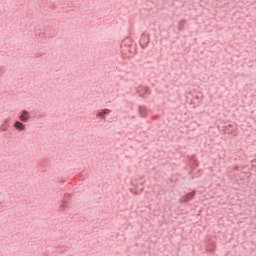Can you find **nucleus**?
<instances>
[{
	"instance_id": "f257e3e1",
	"label": "nucleus",
	"mask_w": 256,
	"mask_h": 256,
	"mask_svg": "<svg viewBox=\"0 0 256 256\" xmlns=\"http://www.w3.org/2000/svg\"><path fill=\"white\" fill-rule=\"evenodd\" d=\"M139 43H140V47H142V49H147V46L150 43L149 34L143 33L140 37Z\"/></svg>"
},
{
	"instance_id": "f03ea898",
	"label": "nucleus",
	"mask_w": 256,
	"mask_h": 256,
	"mask_svg": "<svg viewBox=\"0 0 256 256\" xmlns=\"http://www.w3.org/2000/svg\"><path fill=\"white\" fill-rule=\"evenodd\" d=\"M31 119V114L27 110L20 111L19 120L22 123H27Z\"/></svg>"
},
{
	"instance_id": "7ed1b4c3",
	"label": "nucleus",
	"mask_w": 256,
	"mask_h": 256,
	"mask_svg": "<svg viewBox=\"0 0 256 256\" xmlns=\"http://www.w3.org/2000/svg\"><path fill=\"white\" fill-rule=\"evenodd\" d=\"M195 197V191L189 192L180 198V203H189Z\"/></svg>"
},
{
	"instance_id": "20e7f679",
	"label": "nucleus",
	"mask_w": 256,
	"mask_h": 256,
	"mask_svg": "<svg viewBox=\"0 0 256 256\" xmlns=\"http://www.w3.org/2000/svg\"><path fill=\"white\" fill-rule=\"evenodd\" d=\"M237 130V126L235 124H228L225 129L224 132L227 135H233L235 133V131Z\"/></svg>"
},
{
	"instance_id": "39448f33",
	"label": "nucleus",
	"mask_w": 256,
	"mask_h": 256,
	"mask_svg": "<svg viewBox=\"0 0 256 256\" xmlns=\"http://www.w3.org/2000/svg\"><path fill=\"white\" fill-rule=\"evenodd\" d=\"M137 93L140 97H143V95H150L151 91H149V88L140 87L138 88Z\"/></svg>"
},
{
	"instance_id": "423d86ee",
	"label": "nucleus",
	"mask_w": 256,
	"mask_h": 256,
	"mask_svg": "<svg viewBox=\"0 0 256 256\" xmlns=\"http://www.w3.org/2000/svg\"><path fill=\"white\" fill-rule=\"evenodd\" d=\"M14 127L17 129V131H25V129H27V126H25V124H23L21 121H16L14 123Z\"/></svg>"
},
{
	"instance_id": "0eeeda50",
	"label": "nucleus",
	"mask_w": 256,
	"mask_h": 256,
	"mask_svg": "<svg viewBox=\"0 0 256 256\" xmlns=\"http://www.w3.org/2000/svg\"><path fill=\"white\" fill-rule=\"evenodd\" d=\"M185 23L187 20H180L178 23V31H185Z\"/></svg>"
},
{
	"instance_id": "6e6552de",
	"label": "nucleus",
	"mask_w": 256,
	"mask_h": 256,
	"mask_svg": "<svg viewBox=\"0 0 256 256\" xmlns=\"http://www.w3.org/2000/svg\"><path fill=\"white\" fill-rule=\"evenodd\" d=\"M140 117H147V108L139 106Z\"/></svg>"
},
{
	"instance_id": "1a4fd4ad",
	"label": "nucleus",
	"mask_w": 256,
	"mask_h": 256,
	"mask_svg": "<svg viewBox=\"0 0 256 256\" xmlns=\"http://www.w3.org/2000/svg\"><path fill=\"white\" fill-rule=\"evenodd\" d=\"M109 113H111V110L109 109H104L102 112H99L97 114V117H103V115H109Z\"/></svg>"
},
{
	"instance_id": "9d476101",
	"label": "nucleus",
	"mask_w": 256,
	"mask_h": 256,
	"mask_svg": "<svg viewBox=\"0 0 256 256\" xmlns=\"http://www.w3.org/2000/svg\"><path fill=\"white\" fill-rule=\"evenodd\" d=\"M129 47H130V52H131V50L133 49V44H130Z\"/></svg>"
},
{
	"instance_id": "9b49d317",
	"label": "nucleus",
	"mask_w": 256,
	"mask_h": 256,
	"mask_svg": "<svg viewBox=\"0 0 256 256\" xmlns=\"http://www.w3.org/2000/svg\"><path fill=\"white\" fill-rule=\"evenodd\" d=\"M233 169L234 171H238L239 167L235 166Z\"/></svg>"
}]
</instances>
